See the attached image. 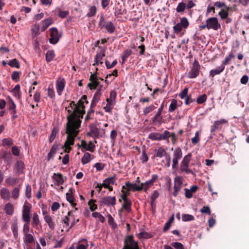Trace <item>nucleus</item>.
Returning <instances> with one entry per match:
<instances>
[{"label": "nucleus", "mask_w": 249, "mask_h": 249, "mask_svg": "<svg viewBox=\"0 0 249 249\" xmlns=\"http://www.w3.org/2000/svg\"><path fill=\"white\" fill-rule=\"evenodd\" d=\"M7 64L12 68H16L17 69L20 68V64L16 58L10 60L7 63Z\"/></svg>", "instance_id": "obj_42"}, {"label": "nucleus", "mask_w": 249, "mask_h": 249, "mask_svg": "<svg viewBox=\"0 0 249 249\" xmlns=\"http://www.w3.org/2000/svg\"><path fill=\"white\" fill-rule=\"evenodd\" d=\"M55 56L54 51L53 50H48L46 53V60L47 62L52 61Z\"/></svg>", "instance_id": "obj_32"}, {"label": "nucleus", "mask_w": 249, "mask_h": 249, "mask_svg": "<svg viewBox=\"0 0 249 249\" xmlns=\"http://www.w3.org/2000/svg\"><path fill=\"white\" fill-rule=\"evenodd\" d=\"M13 144V141L11 138H4L2 140V145L3 146H11Z\"/></svg>", "instance_id": "obj_53"}, {"label": "nucleus", "mask_w": 249, "mask_h": 249, "mask_svg": "<svg viewBox=\"0 0 249 249\" xmlns=\"http://www.w3.org/2000/svg\"><path fill=\"white\" fill-rule=\"evenodd\" d=\"M85 113V108H82L81 107H75L73 112L67 116V123H70V124L76 126V128H79L81 123V119L83 118Z\"/></svg>", "instance_id": "obj_1"}, {"label": "nucleus", "mask_w": 249, "mask_h": 249, "mask_svg": "<svg viewBox=\"0 0 249 249\" xmlns=\"http://www.w3.org/2000/svg\"><path fill=\"white\" fill-rule=\"evenodd\" d=\"M52 178L57 182L58 185L63 184L64 182L63 175L61 173H53Z\"/></svg>", "instance_id": "obj_23"}, {"label": "nucleus", "mask_w": 249, "mask_h": 249, "mask_svg": "<svg viewBox=\"0 0 249 249\" xmlns=\"http://www.w3.org/2000/svg\"><path fill=\"white\" fill-rule=\"evenodd\" d=\"M50 30L51 33L49 42L52 44H55L59 41L61 36L59 35L58 30L56 28H51L50 29Z\"/></svg>", "instance_id": "obj_8"}, {"label": "nucleus", "mask_w": 249, "mask_h": 249, "mask_svg": "<svg viewBox=\"0 0 249 249\" xmlns=\"http://www.w3.org/2000/svg\"><path fill=\"white\" fill-rule=\"evenodd\" d=\"M98 26L101 29H105L109 34H112L115 30V26L111 21L105 20L103 15L100 16Z\"/></svg>", "instance_id": "obj_4"}, {"label": "nucleus", "mask_w": 249, "mask_h": 249, "mask_svg": "<svg viewBox=\"0 0 249 249\" xmlns=\"http://www.w3.org/2000/svg\"><path fill=\"white\" fill-rule=\"evenodd\" d=\"M87 96L86 95H83L81 99L78 101V104L82 108H85V104H88L89 102L87 101Z\"/></svg>", "instance_id": "obj_39"}, {"label": "nucleus", "mask_w": 249, "mask_h": 249, "mask_svg": "<svg viewBox=\"0 0 249 249\" xmlns=\"http://www.w3.org/2000/svg\"><path fill=\"white\" fill-rule=\"evenodd\" d=\"M102 93L100 89H97L92 98L93 102H98L100 99Z\"/></svg>", "instance_id": "obj_55"}, {"label": "nucleus", "mask_w": 249, "mask_h": 249, "mask_svg": "<svg viewBox=\"0 0 249 249\" xmlns=\"http://www.w3.org/2000/svg\"><path fill=\"white\" fill-rule=\"evenodd\" d=\"M107 103L106 104V106L104 107V109L105 111L107 112H110L112 108H113L114 106L115 105V103L112 102H110L108 101V100H106Z\"/></svg>", "instance_id": "obj_40"}, {"label": "nucleus", "mask_w": 249, "mask_h": 249, "mask_svg": "<svg viewBox=\"0 0 249 249\" xmlns=\"http://www.w3.org/2000/svg\"><path fill=\"white\" fill-rule=\"evenodd\" d=\"M105 55V50H103L100 53H97L94 58V63L93 65H97L99 63L102 64L103 63L102 60Z\"/></svg>", "instance_id": "obj_20"}, {"label": "nucleus", "mask_w": 249, "mask_h": 249, "mask_svg": "<svg viewBox=\"0 0 249 249\" xmlns=\"http://www.w3.org/2000/svg\"><path fill=\"white\" fill-rule=\"evenodd\" d=\"M32 224L33 227L37 230L42 228L39 216L36 213L33 214Z\"/></svg>", "instance_id": "obj_16"}, {"label": "nucleus", "mask_w": 249, "mask_h": 249, "mask_svg": "<svg viewBox=\"0 0 249 249\" xmlns=\"http://www.w3.org/2000/svg\"><path fill=\"white\" fill-rule=\"evenodd\" d=\"M45 221L48 225L49 228L51 230H53L55 227V223L51 216H48L44 217Z\"/></svg>", "instance_id": "obj_25"}, {"label": "nucleus", "mask_w": 249, "mask_h": 249, "mask_svg": "<svg viewBox=\"0 0 249 249\" xmlns=\"http://www.w3.org/2000/svg\"><path fill=\"white\" fill-rule=\"evenodd\" d=\"M76 126L72 125L70 123H67L66 128V133L68 134L67 140L64 144L71 146L74 143V138L77 136L79 128H76Z\"/></svg>", "instance_id": "obj_2"}, {"label": "nucleus", "mask_w": 249, "mask_h": 249, "mask_svg": "<svg viewBox=\"0 0 249 249\" xmlns=\"http://www.w3.org/2000/svg\"><path fill=\"white\" fill-rule=\"evenodd\" d=\"M178 23L184 29L187 28L189 25V21L186 17L181 18L180 21Z\"/></svg>", "instance_id": "obj_45"}, {"label": "nucleus", "mask_w": 249, "mask_h": 249, "mask_svg": "<svg viewBox=\"0 0 249 249\" xmlns=\"http://www.w3.org/2000/svg\"><path fill=\"white\" fill-rule=\"evenodd\" d=\"M192 154L191 153H188L187 155L184 156L182 161L181 162L189 165V163L191 160Z\"/></svg>", "instance_id": "obj_60"}, {"label": "nucleus", "mask_w": 249, "mask_h": 249, "mask_svg": "<svg viewBox=\"0 0 249 249\" xmlns=\"http://www.w3.org/2000/svg\"><path fill=\"white\" fill-rule=\"evenodd\" d=\"M30 221H28V222H24L25 223L23 225L22 232L23 234L26 233H29L30 231Z\"/></svg>", "instance_id": "obj_56"}, {"label": "nucleus", "mask_w": 249, "mask_h": 249, "mask_svg": "<svg viewBox=\"0 0 249 249\" xmlns=\"http://www.w3.org/2000/svg\"><path fill=\"white\" fill-rule=\"evenodd\" d=\"M171 245L176 249H185L183 244L179 242H173L172 243Z\"/></svg>", "instance_id": "obj_63"}, {"label": "nucleus", "mask_w": 249, "mask_h": 249, "mask_svg": "<svg viewBox=\"0 0 249 249\" xmlns=\"http://www.w3.org/2000/svg\"><path fill=\"white\" fill-rule=\"evenodd\" d=\"M116 199L115 196H104L100 201V205L102 206H114L116 204Z\"/></svg>", "instance_id": "obj_11"}, {"label": "nucleus", "mask_w": 249, "mask_h": 249, "mask_svg": "<svg viewBox=\"0 0 249 249\" xmlns=\"http://www.w3.org/2000/svg\"><path fill=\"white\" fill-rule=\"evenodd\" d=\"M162 113L157 112L151 118L152 124L155 126H160L164 122Z\"/></svg>", "instance_id": "obj_13"}, {"label": "nucleus", "mask_w": 249, "mask_h": 249, "mask_svg": "<svg viewBox=\"0 0 249 249\" xmlns=\"http://www.w3.org/2000/svg\"><path fill=\"white\" fill-rule=\"evenodd\" d=\"M195 217L193 215L189 214H183L182 215V220L184 222L193 221Z\"/></svg>", "instance_id": "obj_48"}, {"label": "nucleus", "mask_w": 249, "mask_h": 249, "mask_svg": "<svg viewBox=\"0 0 249 249\" xmlns=\"http://www.w3.org/2000/svg\"><path fill=\"white\" fill-rule=\"evenodd\" d=\"M4 210L7 214L11 215L14 213V208L11 203H8L5 205Z\"/></svg>", "instance_id": "obj_37"}, {"label": "nucleus", "mask_w": 249, "mask_h": 249, "mask_svg": "<svg viewBox=\"0 0 249 249\" xmlns=\"http://www.w3.org/2000/svg\"><path fill=\"white\" fill-rule=\"evenodd\" d=\"M108 217V224L112 226V228L113 229H115L117 228V225L114 221L113 218L111 216V215L110 214H109Z\"/></svg>", "instance_id": "obj_59"}, {"label": "nucleus", "mask_w": 249, "mask_h": 249, "mask_svg": "<svg viewBox=\"0 0 249 249\" xmlns=\"http://www.w3.org/2000/svg\"><path fill=\"white\" fill-rule=\"evenodd\" d=\"M116 96V92L114 90H111L110 92L109 98H107V100H108V101H110L111 102H112L115 103V99Z\"/></svg>", "instance_id": "obj_52"}, {"label": "nucleus", "mask_w": 249, "mask_h": 249, "mask_svg": "<svg viewBox=\"0 0 249 249\" xmlns=\"http://www.w3.org/2000/svg\"><path fill=\"white\" fill-rule=\"evenodd\" d=\"M122 249H142L139 245L138 242L135 241L133 235H127L125 236L124 246Z\"/></svg>", "instance_id": "obj_3"}, {"label": "nucleus", "mask_w": 249, "mask_h": 249, "mask_svg": "<svg viewBox=\"0 0 249 249\" xmlns=\"http://www.w3.org/2000/svg\"><path fill=\"white\" fill-rule=\"evenodd\" d=\"M122 189L123 190H126L127 191H141L142 190V187L141 186V185H137L136 183H132L129 181H127L125 182V185L123 186Z\"/></svg>", "instance_id": "obj_12"}, {"label": "nucleus", "mask_w": 249, "mask_h": 249, "mask_svg": "<svg viewBox=\"0 0 249 249\" xmlns=\"http://www.w3.org/2000/svg\"><path fill=\"white\" fill-rule=\"evenodd\" d=\"M97 11V9L95 6H91L89 9V12L87 14V17H91L94 16Z\"/></svg>", "instance_id": "obj_54"}, {"label": "nucleus", "mask_w": 249, "mask_h": 249, "mask_svg": "<svg viewBox=\"0 0 249 249\" xmlns=\"http://www.w3.org/2000/svg\"><path fill=\"white\" fill-rule=\"evenodd\" d=\"M167 154V153L163 147H160L158 149L155 150L154 157L162 158L163 156H165Z\"/></svg>", "instance_id": "obj_28"}, {"label": "nucleus", "mask_w": 249, "mask_h": 249, "mask_svg": "<svg viewBox=\"0 0 249 249\" xmlns=\"http://www.w3.org/2000/svg\"><path fill=\"white\" fill-rule=\"evenodd\" d=\"M106 166V164L101 162H97L95 163L93 167L96 168L97 171H100L103 170L105 167Z\"/></svg>", "instance_id": "obj_61"}, {"label": "nucleus", "mask_w": 249, "mask_h": 249, "mask_svg": "<svg viewBox=\"0 0 249 249\" xmlns=\"http://www.w3.org/2000/svg\"><path fill=\"white\" fill-rule=\"evenodd\" d=\"M208 25V29H213L214 30H217L220 28V24L219 23L218 19L216 18H209L206 21Z\"/></svg>", "instance_id": "obj_10"}, {"label": "nucleus", "mask_w": 249, "mask_h": 249, "mask_svg": "<svg viewBox=\"0 0 249 249\" xmlns=\"http://www.w3.org/2000/svg\"><path fill=\"white\" fill-rule=\"evenodd\" d=\"M96 202L95 199H91L88 202L91 211L93 212L97 209V205L95 204Z\"/></svg>", "instance_id": "obj_50"}, {"label": "nucleus", "mask_w": 249, "mask_h": 249, "mask_svg": "<svg viewBox=\"0 0 249 249\" xmlns=\"http://www.w3.org/2000/svg\"><path fill=\"white\" fill-rule=\"evenodd\" d=\"M79 243H83L81 244H78L76 249H87L89 245L88 244V241L87 239L85 238L81 239L79 241Z\"/></svg>", "instance_id": "obj_36"}, {"label": "nucleus", "mask_w": 249, "mask_h": 249, "mask_svg": "<svg viewBox=\"0 0 249 249\" xmlns=\"http://www.w3.org/2000/svg\"><path fill=\"white\" fill-rule=\"evenodd\" d=\"M132 53V50H125L122 56H121V58H122V64H123L125 63L126 59L129 56H130Z\"/></svg>", "instance_id": "obj_33"}, {"label": "nucleus", "mask_w": 249, "mask_h": 249, "mask_svg": "<svg viewBox=\"0 0 249 249\" xmlns=\"http://www.w3.org/2000/svg\"><path fill=\"white\" fill-rule=\"evenodd\" d=\"M207 100V96L206 94H203L199 96L196 99V102L198 104L204 103Z\"/></svg>", "instance_id": "obj_49"}, {"label": "nucleus", "mask_w": 249, "mask_h": 249, "mask_svg": "<svg viewBox=\"0 0 249 249\" xmlns=\"http://www.w3.org/2000/svg\"><path fill=\"white\" fill-rule=\"evenodd\" d=\"M225 69V66L220 65L214 69L211 70L209 72V77L213 78L215 75L220 74Z\"/></svg>", "instance_id": "obj_19"}, {"label": "nucleus", "mask_w": 249, "mask_h": 249, "mask_svg": "<svg viewBox=\"0 0 249 249\" xmlns=\"http://www.w3.org/2000/svg\"><path fill=\"white\" fill-rule=\"evenodd\" d=\"M137 237L140 240H142V239H148L152 238L153 235L149 232L143 231L138 233L137 234Z\"/></svg>", "instance_id": "obj_27"}, {"label": "nucleus", "mask_w": 249, "mask_h": 249, "mask_svg": "<svg viewBox=\"0 0 249 249\" xmlns=\"http://www.w3.org/2000/svg\"><path fill=\"white\" fill-rule=\"evenodd\" d=\"M218 15L221 19L223 20L227 18L229 15V13L227 11H225L224 9H221L218 13Z\"/></svg>", "instance_id": "obj_57"}, {"label": "nucleus", "mask_w": 249, "mask_h": 249, "mask_svg": "<svg viewBox=\"0 0 249 249\" xmlns=\"http://www.w3.org/2000/svg\"><path fill=\"white\" fill-rule=\"evenodd\" d=\"M23 241L26 244H31L35 242V238L33 234L26 233L24 234Z\"/></svg>", "instance_id": "obj_24"}, {"label": "nucleus", "mask_w": 249, "mask_h": 249, "mask_svg": "<svg viewBox=\"0 0 249 249\" xmlns=\"http://www.w3.org/2000/svg\"><path fill=\"white\" fill-rule=\"evenodd\" d=\"M228 121L225 119H220L215 121L213 125L211 126V132L214 133L217 130L220 128V125L222 124H226Z\"/></svg>", "instance_id": "obj_17"}, {"label": "nucleus", "mask_w": 249, "mask_h": 249, "mask_svg": "<svg viewBox=\"0 0 249 249\" xmlns=\"http://www.w3.org/2000/svg\"><path fill=\"white\" fill-rule=\"evenodd\" d=\"M200 65L197 59H195L190 71L187 73V76L189 78H195L199 74Z\"/></svg>", "instance_id": "obj_5"}, {"label": "nucleus", "mask_w": 249, "mask_h": 249, "mask_svg": "<svg viewBox=\"0 0 249 249\" xmlns=\"http://www.w3.org/2000/svg\"><path fill=\"white\" fill-rule=\"evenodd\" d=\"M177 107V101L175 99H173L169 106V112H173Z\"/></svg>", "instance_id": "obj_51"}, {"label": "nucleus", "mask_w": 249, "mask_h": 249, "mask_svg": "<svg viewBox=\"0 0 249 249\" xmlns=\"http://www.w3.org/2000/svg\"><path fill=\"white\" fill-rule=\"evenodd\" d=\"M31 208V204L26 201L24 204L22 211V219L24 222H28L31 220L30 211Z\"/></svg>", "instance_id": "obj_6"}, {"label": "nucleus", "mask_w": 249, "mask_h": 249, "mask_svg": "<svg viewBox=\"0 0 249 249\" xmlns=\"http://www.w3.org/2000/svg\"><path fill=\"white\" fill-rule=\"evenodd\" d=\"M24 168V164L21 160H18L14 166V169L16 170L17 173L20 174L22 173Z\"/></svg>", "instance_id": "obj_22"}, {"label": "nucleus", "mask_w": 249, "mask_h": 249, "mask_svg": "<svg viewBox=\"0 0 249 249\" xmlns=\"http://www.w3.org/2000/svg\"><path fill=\"white\" fill-rule=\"evenodd\" d=\"M65 80L64 78H59L56 81V89L58 95H61L65 86Z\"/></svg>", "instance_id": "obj_15"}, {"label": "nucleus", "mask_w": 249, "mask_h": 249, "mask_svg": "<svg viewBox=\"0 0 249 249\" xmlns=\"http://www.w3.org/2000/svg\"><path fill=\"white\" fill-rule=\"evenodd\" d=\"M58 149V145L57 144H53V146L52 147L50 152L48 153V160H50L54 155L56 153L57 150Z\"/></svg>", "instance_id": "obj_31"}, {"label": "nucleus", "mask_w": 249, "mask_h": 249, "mask_svg": "<svg viewBox=\"0 0 249 249\" xmlns=\"http://www.w3.org/2000/svg\"><path fill=\"white\" fill-rule=\"evenodd\" d=\"M127 10L124 5H120L118 4L115 6L114 14L116 17L118 18L121 15L125 14Z\"/></svg>", "instance_id": "obj_18"}, {"label": "nucleus", "mask_w": 249, "mask_h": 249, "mask_svg": "<svg viewBox=\"0 0 249 249\" xmlns=\"http://www.w3.org/2000/svg\"><path fill=\"white\" fill-rule=\"evenodd\" d=\"M8 108L10 111L16 109V105L11 98H9L8 103Z\"/></svg>", "instance_id": "obj_64"}, {"label": "nucleus", "mask_w": 249, "mask_h": 249, "mask_svg": "<svg viewBox=\"0 0 249 249\" xmlns=\"http://www.w3.org/2000/svg\"><path fill=\"white\" fill-rule=\"evenodd\" d=\"M116 180V176H114L112 177H109L106 178L102 183V186L105 188H108L110 184H114Z\"/></svg>", "instance_id": "obj_21"}, {"label": "nucleus", "mask_w": 249, "mask_h": 249, "mask_svg": "<svg viewBox=\"0 0 249 249\" xmlns=\"http://www.w3.org/2000/svg\"><path fill=\"white\" fill-rule=\"evenodd\" d=\"M149 138L153 141H160L161 134L159 133H152L149 135Z\"/></svg>", "instance_id": "obj_46"}, {"label": "nucleus", "mask_w": 249, "mask_h": 249, "mask_svg": "<svg viewBox=\"0 0 249 249\" xmlns=\"http://www.w3.org/2000/svg\"><path fill=\"white\" fill-rule=\"evenodd\" d=\"M186 7V3L181 2L178 3L177 8L176 11L178 13H182L184 12L185 8Z\"/></svg>", "instance_id": "obj_43"}, {"label": "nucleus", "mask_w": 249, "mask_h": 249, "mask_svg": "<svg viewBox=\"0 0 249 249\" xmlns=\"http://www.w3.org/2000/svg\"><path fill=\"white\" fill-rule=\"evenodd\" d=\"M91 156L89 153H85L81 159L82 163L84 165L89 163L91 160Z\"/></svg>", "instance_id": "obj_41"}, {"label": "nucleus", "mask_w": 249, "mask_h": 249, "mask_svg": "<svg viewBox=\"0 0 249 249\" xmlns=\"http://www.w3.org/2000/svg\"><path fill=\"white\" fill-rule=\"evenodd\" d=\"M102 131L103 132H100L96 126L92 124L90 125L89 131L87 133V135L94 138L103 137L105 134V130L102 129Z\"/></svg>", "instance_id": "obj_7"}, {"label": "nucleus", "mask_w": 249, "mask_h": 249, "mask_svg": "<svg viewBox=\"0 0 249 249\" xmlns=\"http://www.w3.org/2000/svg\"><path fill=\"white\" fill-rule=\"evenodd\" d=\"M0 196L2 199L8 200L10 198V192L6 188H2L0 191Z\"/></svg>", "instance_id": "obj_38"}, {"label": "nucleus", "mask_w": 249, "mask_h": 249, "mask_svg": "<svg viewBox=\"0 0 249 249\" xmlns=\"http://www.w3.org/2000/svg\"><path fill=\"white\" fill-rule=\"evenodd\" d=\"M180 170L182 172H185L187 174H191L192 175H195L194 172L192 170L189 169L188 164H184L181 162Z\"/></svg>", "instance_id": "obj_30"}, {"label": "nucleus", "mask_w": 249, "mask_h": 249, "mask_svg": "<svg viewBox=\"0 0 249 249\" xmlns=\"http://www.w3.org/2000/svg\"><path fill=\"white\" fill-rule=\"evenodd\" d=\"M182 152L181 148L178 147L176 148L173 153L172 168L175 169L177 167L178 164V160L182 158Z\"/></svg>", "instance_id": "obj_9"}, {"label": "nucleus", "mask_w": 249, "mask_h": 249, "mask_svg": "<svg viewBox=\"0 0 249 249\" xmlns=\"http://www.w3.org/2000/svg\"><path fill=\"white\" fill-rule=\"evenodd\" d=\"M20 85L18 84L16 85L15 88L11 91V92L14 94L15 97L19 100L21 98V92L20 90Z\"/></svg>", "instance_id": "obj_29"}, {"label": "nucleus", "mask_w": 249, "mask_h": 249, "mask_svg": "<svg viewBox=\"0 0 249 249\" xmlns=\"http://www.w3.org/2000/svg\"><path fill=\"white\" fill-rule=\"evenodd\" d=\"M53 23V19L50 18H48L43 20L42 22V30L43 31H45Z\"/></svg>", "instance_id": "obj_34"}, {"label": "nucleus", "mask_w": 249, "mask_h": 249, "mask_svg": "<svg viewBox=\"0 0 249 249\" xmlns=\"http://www.w3.org/2000/svg\"><path fill=\"white\" fill-rule=\"evenodd\" d=\"M132 202L130 199H128L126 201H124V203L122 205V208L119 210V212H122L123 209H124L127 212H129L131 210Z\"/></svg>", "instance_id": "obj_26"}, {"label": "nucleus", "mask_w": 249, "mask_h": 249, "mask_svg": "<svg viewBox=\"0 0 249 249\" xmlns=\"http://www.w3.org/2000/svg\"><path fill=\"white\" fill-rule=\"evenodd\" d=\"M21 75V72L20 71H14L12 73L11 79L16 82H18Z\"/></svg>", "instance_id": "obj_44"}, {"label": "nucleus", "mask_w": 249, "mask_h": 249, "mask_svg": "<svg viewBox=\"0 0 249 249\" xmlns=\"http://www.w3.org/2000/svg\"><path fill=\"white\" fill-rule=\"evenodd\" d=\"M59 129L57 127H54L52 130L51 135L49 138V142L52 143L54 140L57 134L58 133Z\"/></svg>", "instance_id": "obj_35"}, {"label": "nucleus", "mask_w": 249, "mask_h": 249, "mask_svg": "<svg viewBox=\"0 0 249 249\" xmlns=\"http://www.w3.org/2000/svg\"><path fill=\"white\" fill-rule=\"evenodd\" d=\"M156 107L153 105H151L146 107L143 109V112L144 116H146L149 113L153 111Z\"/></svg>", "instance_id": "obj_47"}, {"label": "nucleus", "mask_w": 249, "mask_h": 249, "mask_svg": "<svg viewBox=\"0 0 249 249\" xmlns=\"http://www.w3.org/2000/svg\"><path fill=\"white\" fill-rule=\"evenodd\" d=\"M5 182L8 185L13 186L16 184L17 182V179L13 177H9L6 179Z\"/></svg>", "instance_id": "obj_58"}, {"label": "nucleus", "mask_w": 249, "mask_h": 249, "mask_svg": "<svg viewBox=\"0 0 249 249\" xmlns=\"http://www.w3.org/2000/svg\"><path fill=\"white\" fill-rule=\"evenodd\" d=\"M0 158L4 160L5 163L10 167L12 162V156L9 151H3L1 153Z\"/></svg>", "instance_id": "obj_14"}, {"label": "nucleus", "mask_w": 249, "mask_h": 249, "mask_svg": "<svg viewBox=\"0 0 249 249\" xmlns=\"http://www.w3.org/2000/svg\"><path fill=\"white\" fill-rule=\"evenodd\" d=\"M235 56L232 54H230L228 56H226L223 61H222V63L221 65H223L225 66V65L228 64L230 61L231 60V59L232 58H234Z\"/></svg>", "instance_id": "obj_62"}]
</instances>
